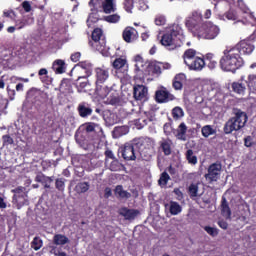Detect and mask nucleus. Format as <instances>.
<instances>
[{
    "instance_id": "1",
    "label": "nucleus",
    "mask_w": 256,
    "mask_h": 256,
    "mask_svg": "<svg viewBox=\"0 0 256 256\" xmlns=\"http://www.w3.org/2000/svg\"><path fill=\"white\" fill-rule=\"evenodd\" d=\"M220 69L227 73H236L245 65V60L241 57L239 50L234 47L227 48L223 51V56L219 61Z\"/></svg>"
},
{
    "instance_id": "2",
    "label": "nucleus",
    "mask_w": 256,
    "mask_h": 256,
    "mask_svg": "<svg viewBox=\"0 0 256 256\" xmlns=\"http://www.w3.org/2000/svg\"><path fill=\"white\" fill-rule=\"evenodd\" d=\"M160 43L168 51H175L185 43V34L179 24H173L169 31L161 37Z\"/></svg>"
},
{
    "instance_id": "3",
    "label": "nucleus",
    "mask_w": 256,
    "mask_h": 256,
    "mask_svg": "<svg viewBox=\"0 0 256 256\" xmlns=\"http://www.w3.org/2000/svg\"><path fill=\"white\" fill-rule=\"evenodd\" d=\"M248 119L247 113L241 110H236L234 116L231 117L224 125L223 131L225 135H231L233 131H240V129H243Z\"/></svg>"
},
{
    "instance_id": "4",
    "label": "nucleus",
    "mask_w": 256,
    "mask_h": 256,
    "mask_svg": "<svg viewBox=\"0 0 256 256\" xmlns=\"http://www.w3.org/2000/svg\"><path fill=\"white\" fill-rule=\"evenodd\" d=\"M95 93L98 97L105 99L109 93H111V88L108 86H103L109 79V70L103 68H96L95 69Z\"/></svg>"
},
{
    "instance_id": "5",
    "label": "nucleus",
    "mask_w": 256,
    "mask_h": 256,
    "mask_svg": "<svg viewBox=\"0 0 256 256\" xmlns=\"http://www.w3.org/2000/svg\"><path fill=\"white\" fill-rule=\"evenodd\" d=\"M134 144L136 145V149L143 161H151L153 157V149L155 147V141L153 139L146 138H138L134 139Z\"/></svg>"
},
{
    "instance_id": "6",
    "label": "nucleus",
    "mask_w": 256,
    "mask_h": 256,
    "mask_svg": "<svg viewBox=\"0 0 256 256\" xmlns=\"http://www.w3.org/2000/svg\"><path fill=\"white\" fill-rule=\"evenodd\" d=\"M220 33L221 29L219 28V26L213 24L212 22H203V24H201V27L195 30L194 37L213 41V39H217V37H219Z\"/></svg>"
},
{
    "instance_id": "7",
    "label": "nucleus",
    "mask_w": 256,
    "mask_h": 256,
    "mask_svg": "<svg viewBox=\"0 0 256 256\" xmlns=\"http://www.w3.org/2000/svg\"><path fill=\"white\" fill-rule=\"evenodd\" d=\"M89 45L94 51H99V53L107 51V41H105V37H103V30L101 28H95L92 31Z\"/></svg>"
},
{
    "instance_id": "8",
    "label": "nucleus",
    "mask_w": 256,
    "mask_h": 256,
    "mask_svg": "<svg viewBox=\"0 0 256 256\" xmlns=\"http://www.w3.org/2000/svg\"><path fill=\"white\" fill-rule=\"evenodd\" d=\"M201 25H203V15L198 11H194L192 15L185 20V26L193 33L194 37L195 31L200 29Z\"/></svg>"
},
{
    "instance_id": "9",
    "label": "nucleus",
    "mask_w": 256,
    "mask_h": 256,
    "mask_svg": "<svg viewBox=\"0 0 256 256\" xmlns=\"http://www.w3.org/2000/svg\"><path fill=\"white\" fill-rule=\"evenodd\" d=\"M222 169H223V166L221 165V162L212 163L208 167V173L204 175L206 181H209L210 183H215L216 181H219V177H221Z\"/></svg>"
},
{
    "instance_id": "10",
    "label": "nucleus",
    "mask_w": 256,
    "mask_h": 256,
    "mask_svg": "<svg viewBox=\"0 0 256 256\" xmlns=\"http://www.w3.org/2000/svg\"><path fill=\"white\" fill-rule=\"evenodd\" d=\"M234 49H237L240 55H251L255 51V44H253L251 38H248L238 42Z\"/></svg>"
},
{
    "instance_id": "11",
    "label": "nucleus",
    "mask_w": 256,
    "mask_h": 256,
    "mask_svg": "<svg viewBox=\"0 0 256 256\" xmlns=\"http://www.w3.org/2000/svg\"><path fill=\"white\" fill-rule=\"evenodd\" d=\"M25 191H26V188L23 186H19L12 190V193H14L12 198L13 203L17 205L18 209H21V207H23V205L27 203V192Z\"/></svg>"
},
{
    "instance_id": "12",
    "label": "nucleus",
    "mask_w": 256,
    "mask_h": 256,
    "mask_svg": "<svg viewBox=\"0 0 256 256\" xmlns=\"http://www.w3.org/2000/svg\"><path fill=\"white\" fill-rule=\"evenodd\" d=\"M137 146L134 140L131 143H126L122 149V157L124 161H135L137 159Z\"/></svg>"
},
{
    "instance_id": "13",
    "label": "nucleus",
    "mask_w": 256,
    "mask_h": 256,
    "mask_svg": "<svg viewBox=\"0 0 256 256\" xmlns=\"http://www.w3.org/2000/svg\"><path fill=\"white\" fill-rule=\"evenodd\" d=\"M135 101H147L149 99V88L143 84H136L133 87Z\"/></svg>"
},
{
    "instance_id": "14",
    "label": "nucleus",
    "mask_w": 256,
    "mask_h": 256,
    "mask_svg": "<svg viewBox=\"0 0 256 256\" xmlns=\"http://www.w3.org/2000/svg\"><path fill=\"white\" fill-rule=\"evenodd\" d=\"M155 101L156 103H169V101H175V95L162 86L155 92Z\"/></svg>"
},
{
    "instance_id": "15",
    "label": "nucleus",
    "mask_w": 256,
    "mask_h": 256,
    "mask_svg": "<svg viewBox=\"0 0 256 256\" xmlns=\"http://www.w3.org/2000/svg\"><path fill=\"white\" fill-rule=\"evenodd\" d=\"M74 69L80 73L81 77H91L93 73V64L88 61H82L76 64Z\"/></svg>"
},
{
    "instance_id": "16",
    "label": "nucleus",
    "mask_w": 256,
    "mask_h": 256,
    "mask_svg": "<svg viewBox=\"0 0 256 256\" xmlns=\"http://www.w3.org/2000/svg\"><path fill=\"white\" fill-rule=\"evenodd\" d=\"M171 69V65L167 62H151L148 65V71H151L153 75H161L163 71Z\"/></svg>"
},
{
    "instance_id": "17",
    "label": "nucleus",
    "mask_w": 256,
    "mask_h": 256,
    "mask_svg": "<svg viewBox=\"0 0 256 256\" xmlns=\"http://www.w3.org/2000/svg\"><path fill=\"white\" fill-rule=\"evenodd\" d=\"M122 38L124 39L125 43H135V41L139 39V32H137V29L128 26L124 29Z\"/></svg>"
},
{
    "instance_id": "18",
    "label": "nucleus",
    "mask_w": 256,
    "mask_h": 256,
    "mask_svg": "<svg viewBox=\"0 0 256 256\" xmlns=\"http://www.w3.org/2000/svg\"><path fill=\"white\" fill-rule=\"evenodd\" d=\"M77 112L79 117L87 119L93 115V106L89 102H81L77 106Z\"/></svg>"
},
{
    "instance_id": "19",
    "label": "nucleus",
    "mask_w": 256,
    "mask_h": 256,
    "mask_svg": "<svg viewBox=\"0 0 256 256\" xmlns=\"http://www.w3.org/2000/svg\"><path fill=\"white\" fill-rule=\"evenodd\" d=\"M191 71H202L205 67V58L196 56L190 63L186 64Z\"/></svg>"
},
{
    "instance_id": "20",
    "label": "nucleus",
    "mask_w": 256,
    "mask_h": 256,
    "mask_svg": "<svg viewBox=\"0 0 256 256\" xmlns=\"http://www.w3.org/2000/svg\"><path fill=\"white\" fill-rule=\"evenodd\" d=\"M119 215L124 217L126 221H133L139 215V210L123 207L119 210Z\"/></svg>"
},
{
    "instance_id": "21",
    "label": "nucleus",
    "mask_w": 256,
    "mask_h": 256,
    "mask_svg": "<svg viewBox=\"0 0 256 256\" xmlns=\"http://www.w3.org/2000/svg\"><path fill=\"white\" fill-rule=\"evenodd\" d=\"M187 76L184 73L176 74L172 80V87L175 91H181L183 89V83H185Z\"/></svg>"
},
{
    "instance_id": "22",
    "label": "nucleus",
    "mask_w": 256,
    "mask_h": 256,
    "mask_svg": "<svg viewBox=\"0 0 256 256\" xmlns=\"http://www.w3.org/2000/svg\"><path fill=\"white\" fill-rule=\"evenodd\" d=\"M36 183H41L44 189H51V183H53V178L45 176L44 174H38L35 177Z\"/></svg>"
},
{
    "instance_id": "23",
    "label": "nucleus",
    "mask_w": 256,
    "mask_h": 256,
    "mask_svg": "<svg viewBox=\"0 0 256 256\" xmlns=\"http://www.w3.org/2000/svg\"><path fill=\"white\" fill-rule=\"evenodd\" d=\"M173 147V141L171 139H163L160 141V149L167 157L171 155Z\"/></svg>"
},
{
    "instance_id": "24",
    "label": "nucleus",
    "mask_w": 256,
    "mask_h": 256,
    "mask_svg": "<svg viewBox=\"0 0 256 256\" xmlns=\"http://www.w3.org/2000/svg\"><path fill=\"white\" fill-rule=\"evenodd\" d=\"M102 9L106 14L115 13L117 11L115 0H102Z\"/></svg>"
},
{
    "instance_id": "25",
    "label": "nucleus",
    "mask_w": 256,
    "mask_h": 256,
    "mask_svg": "<svg viewBox=\"0 0 256 256\" xmlns=\"http://www.w3.org/2000/svg\"><path fill=\"white\" fill-rule=\"evenodd\" d=\"M108 104L113 107H121V94L117 91L112 92L107 98Z\"/></svg>"
},
{
    "instance_id": "26",
    "label": "nucleus",
    "mask_w": 256,
    "mask_h": 256,
    "mask_svg": "<svg viewBox=\"0 0 256 256\" xmlns=\"http://www.w3.org/2000/svg\"><path fill=\"white\" fill-rule=\"evenodd\" d=\"M196 57H197V50L193 48H189L185 50L182 56L185 65H188V63H191V61H193Z\"/></svg>"
},
{
    "instance_id": "27",
    "label": "nucleus",
    "mask_w": 256,
    "mask_h": 256,
    "mask_svg": "<svg viewBox=\"0 0 256 256\" xmlns=\"http://www.w3.org/2000/svg\"><path fill=\"white\" fill-rule=\"evenodd\" d=\"M52 69H53V71H55V73L57 75H63V73H65V69H66L65 61L61 60V59L55 60L52 65Z\"/></svg>"
},
{
    "instance_id": "28",
    "label": "nucleus",
    "mask_w": 256,
    "mask_h": 256,
    "mask_svg": "<svg viewBox=\"0 0 256 256\" xmlns=\"http://www.w3.org/2000/svg\"><path fill=\"white\" fill-rule=\"evenodd\" d=\"M185 135H187V125L185 122H182L176 130V137L180 141H186L187 137Z\"/></svg>"
},
{
    "instance_id": "29",
    "label": "nucleus",
    "mask_w": 256,
    "mask_h": 256,
    "mask_svg": "<svg viewBox=\"0 0 256 256\" xmlns=\"http://www.w3.org/2000/svg\"><path fill=\"white\" fill-rule=\"evenodd\" d=\"M221 213L226 219H231V208L229 207V202H227L225 197L222 198Z\"/></svg>"
},
{
    "instance_id": "30",
    "label": "nucleus",
    "mask_w": 256,
    "mask_h": 256,
    "mask_svg": "<svg viewBox=\"0 0 256 256\" xmlns=\"http://www.w3.org/2000/svg\"><path fill=\"white\" fill-rule=\"evenodd\" d=\"M114 193L119 199H129L131 197V193L124 190L122 185H117Z\"/></svg>"
},
{
    "instance_id": "31",
    "label": "nucleus",
    "mask_w": 256,
    "mask_h": 256,
    "mask_svg": "<svg viewBox=\"0 0 256 256\" xmlns=\"http://www.w3.org/2000/svg\"><path fill=\"white\" fill-rule=\"evenodd\" d=\"M204 61L208 62L209 69H215L218 65L217 57H215V54L213 53H207L204 57Z\"/></svg>"
},
{
    "instance_id": "32",
    "label": "nucleus",
    "mask_w": 256,
    "mask_h": 256,
    "mask_svg": "<svg viewBox=\"0 0 256 256\" xmlns=\"http://www.w3.org/2000/svg\"><path fill=\"white\" fill-rule=\"evenodd\" d=\"M89 77H81V75L78 76L75 86L77 87L78 91L81 93L85 87L89 84V80H87Z\"/></svg>"
},
{
    "instance_id": "33",
    "label": "nucleus",
    "mask_w": 256,
    "mask_h": 256,
    "mask_svg": "<svg viewBox=\"0 0 256 256\" xmlns=\"http://www.w3.org/2000/svg\"><path fill=\"white\" fill-rule=\"evenodd\" d=\"M54 245H67L69 243V238L63 234H56L53 237Z\"/></svg>"
},
{
    "instance_id": "34",
    "label": "nucleus",
    "mask_w": 256,
    "mask_h": 256,
    "mask_svg": "<svg viewBox=\"0 0 256 256\" xmlns=\"http://www.w3.org/2000/svg\"><path fill=\"white\" fill-rule=\"evenodd\" d=\"M246 89L247 88H246L245 84H243L242 82L232 83V91H234V93H237L238 95H245Z\"/></svg>"
},
{
    "instance_id": "35",
    "label": "nucleus",
    "mask_w": 256,
    "mask_h": 256,
    "mask_svg": "<svg viewBox=\"0 0 256 256\" xmlns=\"http://www.w3.org/2000/svg\"><path fill=\"white\" fill-rule=\"evenodd\" d=\"M248 89L252 93H256V75L251 74L248 76V80L246 81Z\"/></svg>"
},
{
    "instance_id": "36",
    "label": "nucleus",
    "mask_w": 256,
    "mask_h": 256,
    "mask_svg": "<svg viewBox=\"0 0 256 256\" xmlns=\"http://www.w3.org/2000/svg\"><path fill=\"white\" fill-rule=\"evenodd\" d=\"M186 161H188L189 165H197L198 160L197 156H195L192 149H188L185 154Z\"/></svg>"
},
{
    "instance_id": "37",
    "label": "nucleus",
    "mask_w": 256,
    "mask_h": 256,
    "mask_svg": "<svg viewBox=\"0 0 256 256\" xmlns=\"http://www.w3.org/2000/svg\"><path fill=\"white\" fill-rule=\"evenodd\" d=\"M201 133L203 137L207 138L210 137V135H215L217 133V130H215L211 125H205L201 129Z\"/></svg>"
},
{
    "instance_id": "38",
    "label": "nucleus",
    "mask_w": 256,
    "mask_h": 256,
    "mask_svg": "<svg viewBox=\"0 0 256 256\" xmlns=\"http://www.w3.org/2000/svg\"><path fill=\"white\" fill-rule=\"evenodd\" d=\"M169 211L171 215H179V213L182 211L181 205L175 201H170Z\"/></svg>"
},
{
    "instance_id": "39",
    "label": "nucleus",
    "mask_w": 256,
    "mask_h": 256,
    "mask_svg": "<svg viewBox=\"0 0 256 256\" xmlns=\"http://www.w3.org/2000/svg\"><path fill=\"white\" fill-rule=\"evenodd\" d=\"M75 191L79 194L89 191V182H80L75 186Z\"/></svg>"
},
{
    "instance_id": "40",
    "label": "nucleus",
    "mask_w": 256,
    "mask_h": 256,
    "mask_svg": "<svg viewBox=\"0 0 256 256\" xmlns=\"http://www.w3.org/2000/svg\"><path fill=\"white\" fill-rule=\"evenodd\" d=\"M171 179V176L167 172H163L158 180V185L160 187H167V183H169V180Z\"/></svg>"
},
{
    "instance_id": "41",
    "label": "nucleus",
    "mask_w": 256,
    "mask_h": 256,
    "mask_svg": "<svg viewBox=\"0 0 256 256\" xmlns=\"http://www.w3.org/2000/svg\"><path fill=\"white\" fill-rule=\"evenodd\" d=\"M185 115V112H183V108L177 106L172 109V117L175 119V121L181 119Z\"/></svg>"
},
{
    "instance_id": "42",
    "label": "nucleus",
    "mask_w": 256,
    "mask_h": 256,
    "mask_svg": "<svg viewBox=\"0 0 256 256\" xmlns=\"http://www.w3.org/2000/svg\"><path fill=\"white\" fill-rule=\"evenodd\" d=\"M38 75L40 77V81L46 84L49 83V71H47V68L40 69L38 71Z\"/></svg>"
},
{
    "instance_id": "43",
    "label": "nucleus",
    "mask_w": 256,
    "mask_h": 256,
    "mask_svg": "<svg viewBox=\"0 0 256 256\" xmlns=\"http://www.w3.org/2000/svg\"><path fill=\"white\" fill-rule=\"evenodd\" d=\"M125 65H127V59L123 57L117 58L113 62L114 69H123Z\"/></svg>"
},
{
    "instance_id": "44",
    "label": "nucleus",
    "mask_w": 256,
    "mask_h": 256,
    "mask_svg": "<svg viewBox=\"0 0 256 256\" xmlns=\"http://www.w3.org/2000/svg\"><path fill=\"white\" fill-rule=\"evenodd\" d=\"M43 247V240H41L40 237H34V239L31 242V248L34 249V251H39Z\"/></svg>"
},
{
    "instance_id": "45",
    "label": "nucleus",
    "mask_w": 256,
    "mask_h": 256,
    "mask_svg": "<svg viewBox=\"0 0 256 256\" xmlns=\"http://www.w3.org/2000/svg\"><path fill=\"white\" fill-rule=\"evenodd\" d=\"M188 193L190 197H197L199 193V184H190V186L188 187Z\"/></svg>"
},
{
    "instance_id": "46",
    "label": "nucleus",
    "mask_w": 256,
    "mask_h": 256,
    "mask_svg": "<svg viewBox=\"0 0 256 256\" xmlns=\"http://www.w3.org/2000/svg\"><path fill=\"white\" fill-rule=\"evenodd\" d=\"M122 167H123V165L121 164V162H119V160H117V159H114V160L110 163L108 169H109L110 171H121Z\"/></svg>"
},
{
    "instance_id": "47",
    "label": "nucleus",
    "mask_w": 256,
    "mask_h": 256,
    "mask_svg": "<svg viewBox=\"0 0 256 256\" xmlns=\"http://www.w3.org/2000/svg\"><path fill=\"white\" fill-rule=\"evenodd\" d=\"M224 16L226 17V19H228V21H237V19H239V17L237 16V11H235L234 9H229Z\"/></svg>"
},
{
    "instance_id": "48",
    "label": "nucleus",
    "mask_w": 256,
    "mask_h": 256,
    "mask_svg": "<svg viewBox=\"0 0 256 256\" xmlns=\"http://www.w3.org/2000/svg\"><path fill=\"white\" fill-rule=\"evenodd\" d=\"M149 121H153V119L140 117L138 120H136L135 125L138 129H143V127L147 126V123H149Z\"/></svg>"
},
{
    "instance_id": "49",
    "label": "nucleus",
    "mask_w": 256,
    "mask_h": 256,
    "mask_svg": "<svg viewBox=\"0 0 256 256\" xmlns=\"http://www.w3.org/2000/svg\"><path fill=\"white\" fill-rule=\"evenodd\" d=\"M204 231L210 235V237H217L219 235V229L211 226H204Z\"/></svg>"
},
{
    "instance_id": "50",
    "label": "nucleus",
    "mask_w": 256,
    "mask_h": 256,
    "mask_svg": "<svg viewBox=\"0 0 256 256\" xmlns=\"http://www.w3.org/2000/svg\"><path fill=\"white\" fill-rule=\"evenodd\" d=\"M65 181H66L65 178H58L55 181V187L61 193H63V191H65Z\"/></svg>"
},
{
    "instance_id": "51",
    "label": "nucleus",
    "mask_w": 256,
    "mask_h": 256,
    "mask_svg": "<svg viewBox=\"0 0 256 256\" xmlns=\"http://www.w3.org/2000/svg\"><path fill=\"white\" fill-rule=\"evenodd\" d=\"M119 19H121V16L117 14H112L104 17V21H106L107 23H119Z\"/></svg>"
},
{
    "instance_id": "52",
    "label": "nucleus",
    "mask_w": 256,
    "mask_h": 256,
    "mask_svg": "<svg viewBox=\"0 0 256 256\" xmlns=\"http://www.w3.org/2000/svg\"><path fill=\"white\" fill-rule=\"evenodd\" d=\"M123 5H124L125 11H127V13H131L135 5V0H124Z\"/></svg>"
},
{
    "instance_id": "53",
    "label": "nucleus",
    "mask_w": 256,
    "mask_h": 256,
    "mask_svg": "<svg viewBox=\"0 0 256 256\" xmlns=\"http://www.w3.org/2000/svg\"><path fill=\"white\" fill-rule=\"evenodd\" d=\"M2 140H3V145H13L15 143L13 138L9 135H3Z\"/></svg>"
},
{
    "instance_id": "54",
    "label": "nucleus",
    "mask_w": 256,
    "mask_h": 256,
    "mask_svg": "<svg viewBox=\"0 0 256 256\" xmlns=\"http://www.w3.org/2000/svg\"><path fill=\"white\" fill-rule=\"evenodd\" d=\"M166 19L165 16H157L155 18V25H158L159 27L165 25Z\"/></svg>"
},
{
    "instance_id": "55",
    "label": "nucleus",
    "mask_w": 256,
    "mask_h": 256,
    "mask_svg": "<svg viewBox=\"0 0 256 256\" xmlns=\"http://www.w3.org/2000/svg\"><path fill=\"white\" fill-rule=\"evenodd\" d=\"M137 5H138L137 7L139 11H146V9H148V6L145 3V0H138Z\"/></svg>"
},
{
    "instance_id": "56",
    "label": "nucleus",
    "mask_w": 256,
    "mask_h": 256,
    "mask_svg": "<svg viewBox=\"0 0 256 256\" xmlns=\"http://www.w3.org/2000/svg\"><path fill=\"white\" fill-rule=\"evenodd\" d=\"M241 3H243V1L239 2V7L241 11H243L246 15H249V17H253V13H251V10L246 6H241Z\"/></svg>"
},
{
    "instance_id": "57",
    "label": "nucleus",
    "mask_w": 256,
    "mask_h": 256,
    "mask_svg": "<svg viewBox=\"0 0 256 256\" xmlns=\"http://www.w3.org/2000/svg\"><path fill=\"white\" fill-rule=\"evenodd\" d=\"M71 61H73V63H77V61H79L81 59V52H75L70 56Z\"/></svg>"
},
{
    "instance_id": "58",
    "label": "nucleus",
    "mask_w": 256,
    "mask_h": 256,
    "mask_svg": "<svg viewBox=\"0 0 256 256\" xmlns=\"http://www.w3.org/2000/svg\"><path fill=\"white\" fill-rule=\"evenodd\" d=\"M16 27H17L18 30H21L24 27H27V20H18L16 22Z\"/></svg>"
},
{
    "instance_id": "59",
    "label": "nucleus",
    "mask_w": 256,
    "mask_h": 256,
    "mask_svg": "<svg viewBox=\"0 0 256 256\" xmlns=\"http://www.w3.org/2000/svg\"><path fill=\"white\" fill-rule=\"evenodd\" d=\"M22 7L26 13H31V3L29 1H24Z\"/></svg>"
},
{
    "instance_id": "60",
    "label": "nucleus",
    "mask_w": 256,
    "mask_h": 256,
    "mask_svg": "<svg viewBox=\"0 0 256 256\" xmlns=\"http://www.w3.org/2000/svg\"><path fill=\"white\" fill-rule=\"evenodd\" d=\"M86 133H93L95 131V123H88L85 127Z\"/></svg>"
},
{
    "instance_id": "61",
    "label": "nucleus",
    "mask_w": 256,
    "mask_h": 256,
    "mask_svg": "<svg viewBox=\"0 0 256 256\" xmlns=\"http://www.w3.org/2000/svg\"><path fill=\"white\" fill-rule=\"evenodd\" d=\"M163 129H164L165 135H171V131H173V128L168 123L164 124Z\"/></svg>"
},
{
    "instance_id": "62",
    "label": "nucleus",
    "mask_w": 256,
    "mask_h": 256,
    "mask_svg": "<svg viewBox=\"0 0 256 256\" xmlns=\"http://www.w3.org/2000/svg\"><path fill=\"white\" fill-rule=\"evenodd\" d=\"M218 226L220 227V229L224 230H227L229 228V224L225 220L218 221Z\"/></svg>"
},
{
    "instance_id": "63",
    "label": "nucleus",
    "mask_w": 256,
    "mask_h": 256,
    "mask_svg": "<svg viewBox=\"0 0 256 256\" xmlns=\"http://www.w3.org/2000/svg\"><path fill=\"white\" fill-rule=\"evenodd\" d=\"M104 155L106 157V159H113L115 160V154H113V151L107 149L105 152H104Z\"/></svg>"
},
{
    "instance_id": "64",
    "label": "nucleus",
    "mask_w": 256,
    "mask_h": 256,
    "mask_svg": "<svg viewBox=\"0 0 256 256\" xmlns=\"http://www.w3.org/2000/svg\"><path fill=\"white\" fill-rule=\"evenodd\" d=\"M7 93L10 99L13 101V99H15V89H11L10 86H7Z\"/></svg>"
}]
</instances>
